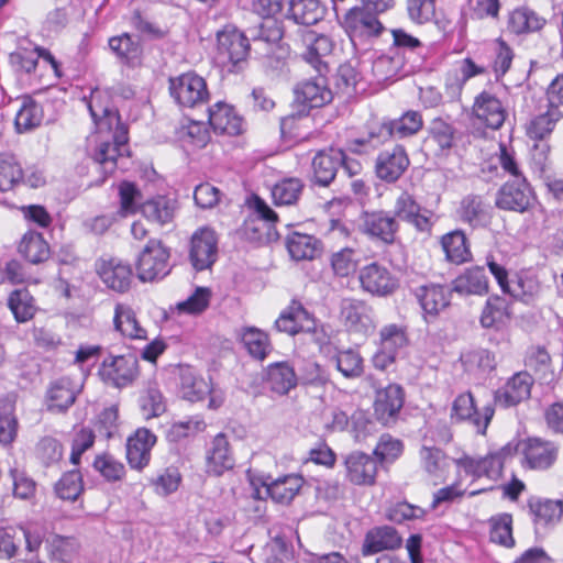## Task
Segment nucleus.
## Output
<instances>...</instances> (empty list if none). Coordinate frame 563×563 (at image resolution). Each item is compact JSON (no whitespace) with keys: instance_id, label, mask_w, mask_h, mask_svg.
Here are the masks:
<instances>
[{"instance_id":"obj_1","label":"nucleus","mask_w":563,"mask_h":563,"mask_svg":"<svg viewBox=\"0 0 563 563\" xmlns=\"http://www.w3.org/2000/svg\"><path fill=\"white\" fill-rule=\"evenodd\" d=\"M89 111L95 121L97 132L89 139L95 143L92 158L103 166L106 172L112 173L117 159L128 152V128L121 122L118 111L99 108L93 101L89 103Z\"/></svg>"},{"instance_id":"obj_2","label":"nucleus","mask_w":563,"mask_h":563,"mask_svg":"<svg viewBox=\"0 0 563 563\" xmlns=\"http://www.w3.org/2000/svg\"><path fill=\"white\" fill-rule=\"evenodd\" d=\"M169 92L184 108H197L208 102L209 90L206 80L196 73L188 71L169 79Z\"/></svg>"},{"instance_id":"obj_3","label":"nucleus","mask_w":563,"mask_h":563,"mask_svg":"<svg viewBox=\"0 0 563 563\" xmlns=\"http://www.w3.org/2000/svg\"><path fill=\"white\" fill-rule=\"evenodd\" d=\"M169 252L159 240L147 241L136 262L137 277L142 282H155L169 273Z\"/></svg>"},{"instance_id":"obj_4","label":"nucleus","mask_w":563,"mask_h":563,"mask_svg":"<svg viewBox=\"0 0 563 563\" xmlns=\"http://www.w3.org/2000/svg\"><path fill=\"white\" fill-rule=\"evenodd\" d=\"M407 328L390 323L379 330L378 349L372 357L375 368L385 371L393 365L401 349L408 344Z\"/></svg>"},{"instance_id":"obj_5","label":"nucleus","mask_w":563,"mask_h":563,"mask_svg":"<svg viewBox=\"0 0 563 563\" xmlns=\"http://www.w3.org/2000/svg\"><path fill=\"white\" fill-rule=\"evenodd\" d=\"M102 379L117 388L126 387L139 376V361L134 354L109 355L100 367Z\"/></svg>"},{"instance_id":"obj_6","label":"nucleus","mask_w":563,"mask_h":563,"mask_svg":"<svg viewBox=\"0 0 563 563\" xmlns=\"http://www.w3.org/2000/svg\"><path fill=\"white\" fill-rule=\"evenodd\" d=\"M361 288L373 296L387 297L399 286L398 278L383 264L373 262L358 272Z\"/></svg>"},{"instance_id":"obj_7","label":"nucleus","mask_w":563,"mask_h":563,"mask_svg":"<svg viewBox=\"0 0 563 563\" xmlns=\"http://www.w3.org/2000/svg\"><path fill=\"white\" fill-rule=\"evenodd\" d=\"M511 454V446L506 445L499 451L489 453L484 457L474 459L466 455L456 460L455 463L468 475L474 477L486 476L489 479L496 481L501 476L505 460Z\"/></svg>"},{"instance_id":"obj_8","label":"nucleus","mask_w":563,"mask_h":563,"mask_svg":"<svg viewBox=\"0 0 563 563\" xmlns=\"http://www.w3.org/2000/svg\"><path fill=\"white\" fill-rule=\"evenodd\" d=\"M340 317L351 332L367 334L376 327L374 310L363 300L343 299L340 306Z\"/></svg>"},{"instance_id":"obj_9","label":"nucleus","mask_w":563,"mask_h":563,"mask_svg":"<svg viewBox=\"0 0 563 563\" xmlns=\"http://www.w3.org/2000/svg\"><path fill=\"white\" fill-rule=\"evenodd\" d=\"M218 255L216 232L209 228L196 231L190 241L189 260L196 271L210 268Z\"/></svg>"},{"instance_id":"obj_10","label":"nucleus","mask_w":563,"mask_h":563,"mask_svg":"<svg viewBox=\"0 0 563 563\" xmlns=\"http://www.w3.org/2000/svg\"><path fill=\"white\" fill-rule=\"evenodd\" d=\"M533 200L530 185L525 177L512 179L503 185L496 196V206L503 210L525 212Z\"/></svg>"},{"instance_id":"obj_11","label":"nucleus","mask_w":563,"mask_h":563,"mask_svg":"<svg viewBox=\"0 0 563 563\" xmlns=\"http://www.w3.org/2000/svg\"><path fill=\"white\" fill-rule=\"evenodd\" d=\"M405 393L400 385L389 384L376 390L374 401V415L383 424L387 426L396 421L404 406Z\"/></svg>"},{"instance_id":"obj_12","label":"nucleus","mask_w":563,"mask_h":563,"mask_svg":"<svg viewBox=\"0 0 563 563\" xmlns=\"http://www.w3.org/2000/svg\"><path fill=\"white\" fill-rule=\"evenodd\" d=\"M494 412V407L490 404L478 410L471 393L457 396L452 406V417L459 420H468L481 434L485 433Z\"/></svg>"},{"instance_id":"obj_13","label":"nucleus","mask_w":563,"mask_h":563,"mask_svg":"<svg viewBox=\"0 0 563 563\" xmlns=\"http://www.w3.org/2000/svg\"><path fill=\"white\" fill-rule=\"evenodd\" d=\"M344 163V152L339 148L319 151L311 163L312 180L316 185L328 187Z\"/></svg>"},{"instance_id":"obj_14","label":"nucleus","mask_w":563,"mask_h":563,"mask_svg":"<svg viewBox=\"0 0 563 563\" xmlns=\"http://www.w3.org/2000/svg\"><path fill=\"white\" fill-rule=\"evenodd\" d=\"M156 443V435L146 428H139L126 440V460L137 471L146 467L151 461V451Z\"/></svg>"},{"instance_id":"obj_15","label":"nucleus","mask_w":563,"mask_h":563,"mask_svg":"<svg viewBox=\"0 0 563 563\" xmlns=\"http://www.w3.org/2000/svg\"><path fill=\"white\" fill-rule=\"evenodd\" d=\"M325 74L303 80L295 87L296 101L305 109L320 108L332 100V92L327 87Z\"/></svg>"},{"instance_id":"obj_16","label":"nucleus","mask_w":563,"mask_h":563,"mask_svg":"<svg viewBox=\"0 0 563 563\" xmlns=\"http://www.w3.org/2000/svg\"><path fill=\"white\" fill-rule=\"evenodd\" d=\"M275 328L279 332L296 335L312 331L314 320L300 301L292 300L275 321Z\"/></svg>"},{"instance_id":"obj_17","label":"nucleus","mask_w":563,"mask_h":563,"mask_svg":"<svg viewBox=\"0 0 563 563\" xmlns=\"http://www.w3.org/2000/svg\"><path fill=\"white\" fill-rule=\"evenodd\" d=\"M409 158L401 145L379 153L376 158L375 172L379 179L394 183L401 177L409 166Z\"/></svg>"},{"instance_id":"obj_18","label":"nucleus","mask_w":563,"mask_h":563,"mask_svg":"<svg viewBox=\"0 0 563 563\" xmlns=\"http://www.w3.org/2000/svg\"><path fill=\"white\" fill-rule=\"evenodd\" d=\"M531 386L532 377L528 373H517L495 391L494 401L503 408L516 406L530 397Z\"/></svg>"},{"instance_id":"obj_19","label":"nucleus","mask_w":563,"mask_h":563,"mask_svg":"<svg viewBox=\"0 0 563 563\" xmlns=\"http://www.w3.org/2000/svg\"><path fill=\"white\" fill-rule=\"evenodd\" d=\"M360 228L368 236L378 239L386 244H391L398 231V223L395 217L384 211L364 212L361 218Z\"/></svg>"},{"instance_id":"obj_20","label":"nucleus","mask_w":563,"mask_h":563,"mask_svg":"<svg viewBox=\"0 0 563 563\" xmlns=\"http://www.w3.org/2000/svg\"><path fill=\"white\" fill-rule=\"evenodd\" d=\"M473 113L477 120L493 130L499 129L507 118L503 102L488 91H483L475 98Z\"/></svg>"},{"instance_id":"obj_21","label":"nucleus","mask_w":563,"mask_h":563,"mask_svg":"<svg viewBox=\"0 0 563 563\" xmlns=\"http://www.w3.org/2000/svg\"><path fill=\"white\" fill-rule=\"evenodd\" d=\"M372 0H365L366 7L352 8L344 18V25L352 36H377L383 31V25L375 13H372L367 7Z\"/></svg>"},{"instance_id":"obj_22","label":"nucleus","mask_w":563,"mask_h":563,"mask_svg":"<svg viewBox=\"0 0 563 563\" xmlns=\"http://www.w3.org/2000/svg\"><path fill=\"white\" fill-rule=\"evenodd\" d=\"M559 449L555 443L541 438H529L523 444V456L531 470H548L558 457Z\"/></svg>"},{"instance_id":"obj_23","label":"nucleus","mask_w":563,"mask_h":563,"mask_svg":"<svg viewBox=\"0 0 563 563\" xmlns=\"http://www.w3.org/2000/svg\"><path fill=\"white\" fill-rule=\"evenodd\" d=\"M218 49L232 64L244 60L250 51L247 37L233 25H227L217 33Z\"/></svg>"},{"instance_id":"obj_24","label":"nucleus","mask_w":563,"mask_h":563,"mask_svg":"<svg viewBox=\"0 0 563 563\" xmlns=\"http://www.w3.org/2000/svg\"><path fill=\"white\" fill-rule=\"evenodd\" d=\"M346 476L354 485H373L377 473V463L363 452H352L345 457Z\"/></svg>"},{"instance_id":"obj_25","label":"nucleus","mask_w":563,"mask_h":563,"mask_svg":"<svg viewBox=\"0 0 563 563\" xmlns=\"http://www.w3.org/2000/svg\"><path fill=\"white\" fill-rule=\"evenodd\" d=\"M98 274L107 287L118 292L128 291L133 279L131 266L117 258L102 261L98 266Z\"/></svg>"},{"instance_id":"obj_26","label":"nucleus","mask_w":563,"mask_h":563,"mask_svg":"<svg viewBox=\"0 0 563 563\" xmlns=\"http://www.w3.org/2000/svg\"><path fill=\"white\" fill-rule=\"evenodd\" d=\"M395 220L412 224L417 230L424 232L431 229V221L428 216L422 212L421 206L416 201L415 197L407 191L401 192L394 205Z\"/></svg>"},{"instance_id":"obj_27","label":"nucleus","mask_w":563,"mask_h":563,"mask_svg":"<svg viewBox=\"0 0 563 563\" xmlns=\"http://www.w3.org/2000/svg\"><path fill=\"white\" fill-rule=\"evenodd\" d=\"M305 43L307 51L303 54V59L310 64L318 74L328 73V64L324 60L333 49L332 40L324 34H317L313 31H309L305 34Z\"/></svg>"},{"instance_id":"obj_28","label":"nucleus","mask_w":563,"mask_h":563,"mask_svg":"<svg viewBox=\"0 0 563 563\" xmlns=\"http://www.w3.org/2000/svg\"><path fill=\"white\" fill-rule=\"evenodd\" d=\"M402 544V538L390 526H382L371 529L364 538L362 554L372 555L385 550H396Z\"/></svg>"},{"instance_id":"obj_29","label":"nucleus","mask_w":563,"mask_h":563,"mask_svg":"<svg viewBox=\"0 0 563 563\" xmlns=\"http://www.w3.org/2000/svg\"><path fill=\"white\" fill-rule=\"evenodd\" d=\"M233 466L234 457L228 438L224 433H218L211 441L207 453V472L214 476H221Z\"/></svg>"},{"instance_id":"obj_30","label":"nucleus","mask_w":563,"mask_h":563,"mask_svg":"<svg viewBox=\"0 0 563 563\" xmlns=\"http://www.w3.org/2000/svg\"><path fill=\"white\" fill-rule=\"evenodd\" d=\"M209 123L214 132L238 135L242 132V118L224 102H217L208 109Z\"/></svg>"},{"instance_id":"obj_31","label":"nucleus","mask_w":563,"mask_h":563,"mask_svg":"<svg viewBox=\"0 0 563 563\" xmlns=\"http://www.w3.org/2000/svg\"><path fill=\"white\" fill-rule=\"evenodd\" d=\"M78 394L77 386L68 377H62L51 384L46 393L47 410L65 412L74 405Z\"/></svg>"},{"instance_id":"obj_32","label":"nucleus","mask_w":563,"mask_h":563,"mask_svg":"<svg viewBox=\"0 0 563 563\" xmlns=\"http://www.w3.org/2000/svg\"><path fill=\"white\" fill-rule=\"evenodd\" d=\"M511 318L510 302L506 297L490 296L481 314V325L486 329L501 330Z\"/></svg>"},{"instance_id":"obj_33","label":"nucleus","mask_w":563,"mask_h":563,"mask_svg":"<svg viewBox=\"0 0 563 563\" xmlns=\"http://www.w3.org/2000/svg\"><path fill=\"white\" fill-rule=\"evenodd\" d=\"M110 51L124 64L135 67L141 65L143 48L139 38L129 33L109 38Z\"/></svg>"},{"instance_id":"obj_34","label":"nucleus","mask_w":563,"mask_h":563,"mask_svg":"<svg viewBox=\"0 0 563 563\" xmlns=\"http://www.w3.org/2000/svg\"><path fill=\"white\" fill-rule=\"evenodd\" d=\"M388 121L375 122L367 126L366 135L351 140L349 148L357 154L367 153L393 139Z\"/></svg>"},{"instance_id":"obj_35","label":"nucleus","mask_w":563,"mask_h":563,"mask_svg":"<svg viewBox=\"0 0 563 563\" xmlns=\"http://www.w3.org/2000/svg\"><path fill=\"white\" fill-rule=\"evenodd\" d=\"M453 290L462 296L487 294L488 279L484 267L475 266L465 269L453 280Z\"/></svg>"},{"instance_id":"obj_36","label":"nucleus","mask_w":563,"mask_h":563,"mask_svg":"<svg viewBox=\"0 0 563 563\" xmlns=\"http://www.w3.org/2000/svg\"><path fill=\"white\" fill-rule=\"evenodd\" d=\"M416 297L423 311L437 316L450 303L449 291L440 285L421 286L416 290Z\"/></svg>"},{"instance_id":"obj_37","label":"nucleus","mask_w":563,"mask_h":563,"mask_svg":"<svg viewBox=\"0 0 563 563\" xmlns=\"http://www.w3.org/2000/svg\"><path fill=\"white\" fill-rule=\"evenodd\" d=\"M267 384L278 395L288 394L297 385L294 368L285 362L271 364L267 368Z\"/></svg>"},{"instance_id":"obj_38","label":"nucleus","mask_w":563,"mask_h":563,"mask_svg":"<svg viewBox=\"0 0 563 563\" xmlns=\"http://www.w3.org/2000/svg\"><path fill=\"white\" fill-rule=\"evenodd\" d=\"M114 329L123 336L130 339H146V331L136 320L132 308L124 303H117L113 316Z\"/></svg>"},{"instance_id":"obj_39","label":"nucleus","mask_w":563,"mask_h":563,"mask_svg":"<svg viewBox=\"0 0 563 563\" xmlns=\"http://www.w3.org/2000/svg\"><path fill=\"white\" fill-rule=\"evenodd\" d=\"M441 246L450 263L460 265L468 262L472 257L466 236L462 231L456 230L443 235Z\"/></svg>"},{"instance_id":"obj_40","label":"nucleus","mask_w":563,"mask_h":563,"mask_svg":"<svg viewBox=\"0 0 563 563\" xmlns=\"http://www.w3.org/2000/svg\"><path fill=\"white\" fill-rule=\"evenodd\" d=\"M266 493L272 499L279 504H288L299 492L302 479L296 475H287L273 481L272 483H264Z\"/></svg>"},{"instance_id":"obj_41","label":"nucleus","mask_w":563,"mask_h":563,"mask_svg":"<svg viewBox=\"0 0 563 563\" xmlns=\"http://www.w3.org/2000/svg\"><path fill=\"white\" fill-rule=\"evenodd\" d=\"M175 209V200L157 196L143 202L141 212L146 219L163 225L172 221Z\"/></svg>"},{"instance_id":"obj_42","label":"nucleus","mask_w":563,"mask_h":563,"mask_svg":"<svg viewBox=\"0 0 563 563\" xmlns=\"http://www.w3.org/2000/svg\"><path fill=\"white\" fill-rule=\"evenodd\" d=\"M241 341L250 355L256 360H264L272 351L267 333L255 327L244 328Z\"/></svg>"},{"instance_id":"obj_43","label":"nucleus","mask_w":563,"mask_h":563,"mask_svg":"<svg viewBox=\"0 0 563 563\" xmlns=\"http://www.w3.org/2000/svg\"><path fill=\"white\" fill-rule=\"evenodd\" d=\"M43 117L42 107L31 97H24L16 112L14 124L18 132L31 131L41 124Z\"/></svg>"},{"instance_id":"obj_44","label":"nucleus","mask_w":563,"mask_h":563,"mask_svg":"<svg viewBox=\"0 0 563 563\" xmlns=\"http://www.w3.org/2000/svg\"><path fill=\"white\" fill-rule=\"evenodd\" d=\"M289 15L298 24L312 25L323 16V9L318 0H290Z\"/></svg>"},{"instance_id":"obj_45","label":"nucleus","mask_w":563,"mask_h":563,"mask_svg":"<svg viewBox=\"0 0 563 563\" xmlns=\"http://www.w3.org/2000/svg\"><path fill=\"white\" fill-rule=\"evenodd\" d=\"M20 253L33 264L44 262L49 256V249L42 234L29 232L24 234L19 245Z\"/></svg>"},{"instance_id":"obj_46","label":"nucleus","mask_w":563,"mask_h":563,"mask_svg":"<svg viewBox=\"0 0 563 563\" xmlns=\"http://www.w3.org/2000/svg\"><path fill=\"white\" fill-rule=\"evenodd\" d=\"M317 239L309 234L292 232L286 245L291 258L296 261L312 260L317 253Z\"/></svg>"},{"instance_id":"obj_47","label":"nucleus","mask_w":563,"mask_h":563,"mask_svg":"<svg viewBox=\"0 0 563 563\" xmlns=\"http://www.w3.org/2000/svg\"><path fill=\"white\" fill-rule=\"evenodd\" d=\"M545 20L528 8H519L509 16V29L516 34L536 32L543 27Z\"/></svg>"},{"instance_id":"obj_48","label":"nucleus","mask_w":563,"mask_h":563,"mask_svg":"<svg viewBox=\"0 0 563 563\" xmlns=\"http://www.w3.org/2000/svg\"><path fill=\"white\" fill-rule=\"evenodd\" d=\"M8 305L18 322L29 321L36 310L34 299L26 288L12 291Z\"/></svg>"},{"instance_id":"obj_49","label":"nucleus","mask_w":563,"mask_h":563,"mask_svg":"<svg viewBox=\"0 0 563 563\" xmlns=\"http://www.w3.org/2000/svg\"><path fill=\"white\" fill-rule=\"evenodd\" d=\"M563 113L560 109H551L548 107L547 112L533 118L528 126L527 134L531 139L542 140L548 136L554 129L555 124L562 119Z\"/></svg>"},{"instance_id":"obj_50","label":"nucleus","mask_w":563,"mask_h":563,"mask_svg":"<svg viewBox=\"0 0 563 563\" xmlns=\"http://www.w3.org/2000/svg\"><path fill=\"white\" fill-rule=\"evenodd\" d=\"M23 179V170L16 157L10 153L0 154V190L8 191Z\"/></svg>"},{"instance_id":"obj_51","label":"nucleus","mask_w":563,"mask_h":563,"mask_svg":"<svg viewBox=\"0 0 563 563\" xmlns=\"http://www.w3.org/2000/svg\"><path fill=\"white\" fill-rule=\"evenodd\" d=\"M303 183L299 178H285L277 183L272 189L274 203L277 206H290L297 202Z\"/></svg>"},{"instance_id":"obj_52","label":"nucleus","mask_w":563,"mask_h":563,"mask_svg":"<svg viewBox=\"0 0 563 563\" xmlns=\"http://www.w3.org/2000/svg\"><path fill=\"white\" fill-rule=\"evenodd\" d=\"M529 508L537 525H547L558 520L563 512L562 501L560 500L532 498L529 500Z\"/></svg>"},{"instance_id":"obj_53","label":"nucleus","mask_w":563,"mask_h":563,"mask_svg":"<svg viewBox=\"0 0 563 563\" xmlns=\"http://www.w3.org/2000/svg\"><path fill=\"white\" fill-rule=\"evenodd\" d=\"M120 199L119 213L122 217L136 213L142 207V194L137 186L131 181H122L118 186Z\"/></svg>"},{"instance_id":"obj_54","label":"nucleus","mask_w":563,"mask_h":563,"mask_svg":"<svg viewBox=\"0 0 563 563\" xmlns=\"http://www.w3.org/2000/svg\"><path fill=\"white\" fill-rule=\"evenodd\" d=\"M82 492L84 482L77 470L64 473L55 484V493L63 500L75 501Z\"/></svg>"},{"instance_id":"obj_55","label":"nucleus","mask_w":563,"mask_h":563,"mask_svg":"<svg viewBox=\"0 0 563 563\" xmlns=\"http://www.w3.org/2000/svg\"><path fill=\"white\" fill-rule=\"evenodd\" d=\"M210 393L209 384L202 378L187 371L180 377V394L188 401L195 402L203 399Z\"/></svg>"},{"instance_id":"obj_56","label":"nucleus","mask_w":563,"mask_h":563,"mask_svg":"<svg viewBox=\"0 0 563 563\" xmlns=\"http://www.w3.org/2000/svg\"><path fill=\"white\" fill-rule=\"evenodd\" d=\"M419 455L422 468L428 475L435 478L442 477L448 464V459L441 449L435 446H422Z\"/></svg>"},{"instance_id":"obj_57","label":"nucleus","mask_w":563,"mask_h":563,"mask_svg":"<svg viewBox=\"0 0 563 563\" xmlns=\"http://www.w3.org/2000/svg\"><path fill=\"white\" fill-rule=\"evenodd\" d=\"M49 556L58 562H70L78 550V543L74 538L53 536L47 540Z\"/></svg>"},{"instance_id":"obj_58","label":"nucleus","mask_w":563,"mask_h":563,"mask_svg":"<svg viewBox=\"0 0 563 563\" xmlns=\"http://www.w3.org/2000/svg\"><path fill=\"white\" fill-rule=\"evenodd\" d=\"M387 121L393 136L398 139L411 136L422 128V117L417 111H408L399 119Z\"/></svg>"},{"instance_id":"obj_59","label":"nucleus","mask_w":563,"mask_h":563,"mask_svg":"<svg viewBox=\"0 0 563 563\" xmlns=\"http://www.w3.org/2000/svg\"><path fill=\"white\" fill-rule=\"evenodd\" d=\"M140 408L145 419L163 415L166 405L161 390L155 386H148L140 397Z\"/></svg>"},{"instance_id":"obj_60","label":"nucleus","mask_w":563,"mask_h":563,"mask_svg":"<svg viewBox=\"0 0 563 563\" xmlns=\"http://www.w3.org/2000/svg\"><path fill=\"white\" fill-rule=\"evenodd\" d=\"M511 523L512 518L508 514L492 518L489 532L490 541L506 548L514 547L515 540L512 538Z\"/></svg>"},{"instance_id":"obj_61","label":"nucleus","mask_w":563,"mask_h":563,"mask_svg":"<svg viewBox=\"0 0 563 563\" xmlns=\"http://www.w3.org/2000/svg\"><path fill=\"white\" fill-rule=\"evenodd\" d=\"M291 553L284 539L276 537L269 540L258 554V563H287Z\"/></svg>"},{"instance_id":"obj_62","label":"nucleus","mask_w":563,"mask_h":563,"mask_svg":"<svg viewBox=\"0 0 563 563\" xmlns=\"http://www.w3.org/2000/svg\"><path fill=\"white\" fill-rule=\"evenodd\" d=\"M211 299V291L207 287H197L191 296L176 305L179 313L198 314L203 312Z\"/></svg>"},{"instance_id":"obj_63","label":"nucleus","mask_w":563,"mask_h":563,"mask_svg":"<svg viewBox=\"0 0 563 563\" xmlns=\"http://www.w3.org/2000/svg\"><path fill=\"white\" fill-rule=\"evenodd\" d=\"M335 365L345 377H358L363 372V358L354 350L339 352L335 356Z\"/></svg>"},{"instance_id":"obj_64","label":"nucleus","mask_w":563,"mask_h":563,"mask_svg":"<svg viewBox=\"0 0 563 563\" xmlns=\"http://www.w3.org/2000/svg\"><path fill=\"white\" fill-rule=\"evenodd\" d=\"M93 467L109 482L121 481L125 474L124 465L109 454L98 455Z\"/></svg>"}]
</instances>
